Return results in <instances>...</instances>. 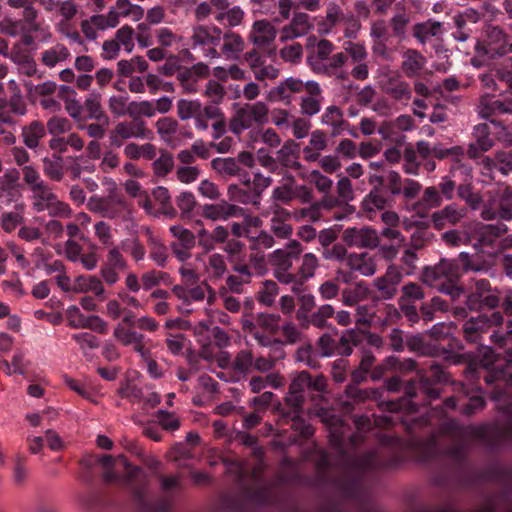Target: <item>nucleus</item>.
<instances>
[{
  "instance_id": "50",
  "label": "nucleus",
  "mask_w": 512,
  "mask_h": 512,
  "mask_svg": "<svg viewBox=\"0 0 512 512\" xmlns=\"http://www.w3.org/2000/svg\"><path fill=\"white\" fill-rule=\"evenodd\" d=\"M109 10H113L120 21V17H131L133 21H139L144 16V9L132 4L129 0H117L115 5Z\"/></svg>"
},
{
  "instance_id": "31",
  "label": "nucleus",
  "mask_w": 512,
  "mask_h": 512,
  "mask_svg": "<svg viewBox=\"0 0 512 512\" xmlns=\"http://www.w3.org/2000/svg\"><path fill=\"white\" fill-rule=\"evenodd\" d=\"M275 158L277 165L284 168L298 170L302 167L301 163L298 161L299 144L292 139L284 142L281 148L277 150Z\"/></svg>"
},
{
  "instance_id": "20",
  "label": "nucleus",
  "mask_w": 512,
  "mask_h": 512,
  "mask_svg": "<svg viewBox=\"0 0 512 512\" xmlns=\"http://www.w3.org/2000/svg\"><path fill=\"white\" fill-rule=\"evenodd\" d=\"M468 210L465 206L457 203H450L435 211L431 215L434 228L441 230L447 226H456L467 216Z\"/></svg>"
},
{
  "instance_id": "36",
  "label": "nucleus",
  "mask_w": 512,
  "mask_h": 512,
  "mask_svg": "<svg viewBox=\"0 0 512 512\" xmlns=\"http://www.w3.org/2000/svg\"><path fill=\"white\" fill-rule=\"evenodd\" d=\"M83 110L87 113V115L83 117L84 119L95 120L108 124L109 119L102 107L100 93L95 91L89 93L84 100Z\"/></svg>"
},
{
  "instance_id": "17",
  "label": "nucleus",
  "mask_w": 512,
  "mask_h": 512,
  "mask_svg": "<svg viewBox=\"0 0 512 512\" xmlns=\"http://www.w3.org/2000/svg\"><path fill=\"white\" fill-rule=\"evenodd\" d=\"M508 232V226L503 222L496 224H481L475 231V246H479L482 250L491 249L497 251L500 237Z\"/></svg>"
},
{
  "instance_id": "21",
  "label": "nucleus",
  "mask_w": 512,
  "mask_h": 512,
  "mask_svg": "<svg viewBox=\"0 0 512 512\" xmlns=\"http://www.w3.org/2000/svg\"><path fill=\"white\" fill-rule=\"evenodd\" d=\"M346 400L341 402L345 411H352L355 404L365 403L366 401H377L383 396V391L378 388H359L355 384H347L344 390Z\"/></svg>"
},
{
  "instance_id": "59",
  "label": "nucleus",
  "mask_w": 512,
  "mask_h": 512,
  "mask_svg": "<svg viewBox=\"0 0 512 512\" xmlns=\"http://www.w3.org/2000/svg\"><path fill=\"white\" fill-rule=\"evenodd\" d=\"M410 15L405 11L395 13L389 20V25L392 29L393 35L403 40L407 35V27L410 23Z\"/></svg>"
},
{
  "instance_id": "14",
  "label": "nucleus",
  "mask_w": 512,
  "mask_h": 512,
  "mask_svg": "<svg viewBox=\"0 0 512 512\" xmlns=\"http://www.w3.org/2000/svg\"><path fill=\"white\" fill-rule=\"evenodd\" d=\"M305 400V395L293 393L292 390L288 389L284 397V403L290 410L283 412L282 415L292 421V429L298 431L301 436L308 438L314 433V428L310 424L305 423L301 416Z\"/></svg>"
},
{
  "instance_id": "9",
  "label": "nucleus",
  "mask_w": 512,
  "mask_h": 512,
  "mask_svg": "<svg viewBox=\"0 0 512 512\" xmlns=\"http://www.w3.org/2000/svg\"><path fill=\"white\" fill-rule=\"evenodd\" d=\"M177 116L182 121L194 119L195 128L200 131L208 129L207 118L220 116L216 105H202L199 100L179 99L176 104Z\"/></svg>"
},
{
  "instance_id": "39",
  "label": "nucleus",
  "mask_w": 512,
  "mask_h": 512,
  "mask_svg": "<svg viewBox=\"0 0 512 512\" xmlns=\"http://www.w3.org/2000/svg\"><path fill=\"white\" fill-rule=\"evenodd\" d=\"M71 54L69 49L62 43H56L40 54V62L47 68H54L58 64L67 61Z\"/></svg>"
},
{
  "instance_id": "58",
  "label": "nucleus",
  "mask_w": 512,
  "mask_h": 512,
  "mask_svg": "<svg viewBox=\"0 0 512 512\" xmlns=\"http://www.w3.org/2000/svg\"><path fill=\"white\" fill-rule=\"evenodd\" d=\"M128 116L134 121H143L142 117L152 118L155 116L154 103L148 100L131 101Z\"/></svg>"
},
{
  "instance_id": "60",
  "label": "nucleus",
  "mask_w": 512,
  "mask_h": 512,
  "mask_svg": "<svg viewBox=\"0 0 512 512\" xmlns=\"http://www.w3.org/2000/svg\"><path fill=\"white\" fill-rule=\"evenodd\" d=\"M443 200L435 186L426 187L421 199L415 204V208L432 209L442 205Z\"/></svg>"
},
{
  "instance_id": "34",
  "label": "nucleus",
  "mask_w": 512,
  "mask_h": 512,
  "mask_svg": "<svg viewBox=\"0 0 512 512\" xmlns=\"http://www.w3.org/2000/svg\"><path fill=\"white\" fill-rule=\"evenodd\" d=\"M370 289L364 281H358L341 290V302L345 306L353 307L365 300Z\"/></svg>"
},
{
  "instance_id": "24",
  "label": "nucleus",
  "mask_w": 512,
  "mask_h": 512,
  "mask_svg": "<svg viewBox=\"0 0 512 512\" xmlns=\"http://www.w3.org/2000/svg\"><path fill=\"white\" fill-rule=\"evenodd\" d=\"M379 83L382 91L396 101H409L412 97L409 83L397 73L383 76Z\"/></svg>"
},
{
  "instance_id": "55",
  "label": "nucleus",
  "mask_w": 512,
  "mask_h": 512,
  "mask_svg": "<svg viewBox=\"0 0 512 512\" xmlns=\"http://www.w3.org/2000/svg\"><path fill=\"white\" fill-rule=\"evenodd\" d=\"M92 210H98L104 217L115 219L126 209V202L121 198H114L108 201H98V204Z\"/></svg>"
},
{
  "instance_id": "1",
  "label": "nucleus",
  "mask_w": 512,
  "mask_h": 512,
  "mask_svg": "<svg viewBox=\"0 0 512 512\" xmlns=\"http://www.w3.org/2000/svg\"><path fill=\"white\" fill-rule=\"evenodd\" d=\"M323 421L328 426L329 442L339 456V463L332 469L330 456L319 450L315 459L318 476L321 481L332 482L345 497L358 498L364 491V471L378 464L376 454H349L345 447L346 427L342 420L330 414L323 418Z\"/></svg>"
},
{
  "instance_id": "23",
  "label": "nucleus",
  "mask_w": 512,
  "mask_h": 512,
  "mask_svg": "<svg viewBox=\"0 0 512 512\" xmlns=\"http://www.w3.org/2000/svg\"><path fill=\"white\" fill-rule=\"evenodd\" d=\"M484 54L494 58L506 54L508 49L507 36L500 27L489 26L485 31V39L481 44Z\"/></svg>"
},
{
  "instance_id": "43",
  "label": "nucleus",
  "mask_w": 512,
  "mask_h": 512,
  "mask_svg": "<svg viewBox=\"0 0 512 512\" xmlns=\"http://www.w3.org/2000/svg\"><path fill=\"white\" fill-rule=\"evenodd\" d=\"M42 170L44 175L54 182H60L65 175L64 161L61 155L53 153L42 159Z\"/></svg>"
},
{
  "instance_id": "19",
  "label": "nucleus",
  "mask_w": 512,
  "mask_h": 512,
  "mask_svg": "<svg viewBox=\"0 0 512 512\" xmlns=\"http://www.w3.org/2000/svg\"><path fill=\"white\" fill-rule=\"evenodd\" d=\"M342 240L349 247L374 249L379 246V235L369 227H348L342 233Z\"/></svg>"
},
{
  "instance_id": "42",
  "label": "nucleus",
  "mask_w": 512,
  "mask_h": 512,
  "mask_svg": "<svg viewBox=\"0 0 512 512\" xmlns=\"http://www.w3.org/2000/svg\"><path fill=\"white\" fill-rule=\"evenodd\" d=\"M293 357L295 362L304 364L310 369L318 370L321 368L319 353L315 350L311 342L301 344L295 350Z\"/></svg>"
},
{
  "instance_id": "52",
  "label": "nucleus",
  "mask_w": 512,
  "mask_h": 512,
  "mask_svg": "<svg viewBox=\"0 0 512 512\" xmlns=\"http://www.w3.org/2000/svg\"><path fill=\"white\" fill-rule=\"evenodd\" d=\"M459 263L461 272H487L490 265L485 260L475 258L467 252H461L456 260Z\"/></svg>"
},
{
  "instance_id": "22",
  "label": "nucleus",
  "mask_w": 512,
  "mask_h": 512,
  "mask_svg": "<svg viewBox=\"0 0 512 512\" xmlns=\"http://www.w3.org/2000/svg\"><path fill=\"white\" fill-rule=\"evenodd\" d=\"M244 215V208L226 200H221L214 204H204L202 206V216L211 221H226L230 218H239Z\"/></svg>"
},
{
  "instance_id": "41",
  "label": "nucleus",
  "mask_w": 512,
  "mask_h": 512,
  "mask_svg": "<svg viewBox=\"0 0 512 512\" xmlns=\"http://www.w3.org/2000/svg\"><path fill=\"white\" fill-rule=\"evenodd\" d=\"M31 191V205L36 213L44 212L48 205L54 200L56 194L46 182Z\"/></svg>"
},
{
  "instance_id": "6",
  "label": "nucleus",
  "mask_w": 512,
  "mask_h": 512,
  "mask_svg": "<svg viewBox=\"0 0 512 512\" xmlns=\"http://www.w3.org/2000/svg\"><path fill=\"white\" fill-rule=\"evenodd\" d=\"M125 468L124 482L132 494L133 504L139 512H166L169 503L154 504L149 493V477L139 467L132 466L124 456H119Z\"/></svg>"
},
{
  "instance_id": "4",
  "label": "nucleus",
  "mask_w": 512,
  "mask_h": 512,
  "mask_svg": "<svg viewBox=\"0 0 512 512\" xmlns=\"http://www.w3.org/2000/svg\"><path fill=\"white\" fill-rule=\"evenodd\" d=\"M418 379L411 380L404 386L405 397L399 402H388L387 407L391 411H397L403 408L409 411H416L419 404L426 405L428 402L439 397L440 391L437 384L447 381L446 373L441 365L432 363L429 371H417Z\"/></svg>"
},
{
  "instance_id": "57",
  "label": "nucleus",
  "mask_w": 512,
  "mask_h": 512,
  "mask_svg": "<svg viewBox=\"0 0 512 512\" xmlns=\"http://www.w3.org/2000/svg\"><path fill=\"white\" fill-rule=\"evenodd\" d=\"M130 96L124 92L123 94H115L108 99V108L115 117H123L129 114Z\"/></svg>"
},
{
  "instance_id": "3",
  "label": "nucleus",
  "mask_w": 512,
  "mask_h": 512,
  "mask_svg": "<svg viewBox=\"0 0 512 512\" xmlns=\"http://www.w3.org/2000/svg\"><path fill=\"white\" fill-rule=\"evenodd\" d=\"M256 463L249 475L246 467L237 458L225 457L222 462L226 473L232 477L245 491L247 497L256 504H268L275 500L274 487L262 481V473L265 469L263 451L260 448L254 449Z\"/></svg>"
},
{
  "instance_id": "18",
  "label": "nucleus",
  "mask_w": 512,
  "mask_h": 512,
  "mask_svg": "<svg viewBox=\"0 0 512 512\" xmlns=\"http://www.w3.org/2000/svg\"><path fill=\"white\" fill-rule=\"evenodd\" d=\"M303 252V246L297 240L288 241L284 248L276 249L268 254V262L274 270L292 269L293 260L298 259Z\"/></svg>"
},
{
  "instance_id": "33",
  "label": "nucleus",
  "mask_w": 512,
  "mask_h": 512,
  "mask_svg": "<svg viewBox=\"0 0 512 512\" xmlns=\"http://www.w3.org/2000/svg\"><path fill=\"white\" fill-rule=\"evenodd\" d=\"M443 24L439 21L427 20L416 23L413 26V37L422 45H425L432 38H438L442 35Z\"/></svg>"
},
{
  "instance_id": "11",
  "label": "nucleus",
  "mask_w": 512,
  "mask_h": 512,
  "mask_svg": "<svg viewBox=\"0 0 512 512\" xmlns=\"http://www.w3.org/2000/svg\"><path fill=\"white\" fill-rule=\"evenodd\" d=\"M465 304L471 311L495 309L500 305L498 290L493 289L487 279H475L466 296Z\"/></svg>"
},
{
  "instance_id": "38",
  "label": "nucleus",
  "mask_w": 512,
  "mask_h": 512,
  "mask_svg": "<svg viewBox=\"0 0 512 512\" xmlns=\"http://www.w3.org/2000/svg\"><path fill=\"white\" fill-rule=\"evenodd\" d=\"M47 130L43 122L34 120L22 127V139L24 145L29 149H36L41 140L46 136Z\"/></svg>"
},
{
  "instance_id": "12",
  "label": "nucleus",
  "mask_w": 512,
  "mask_h": 512,
  "mask_svg": "<svg viewBox=\"0 0 512 512\" xmlns=\"http://www.w3.org/2000/svg\"><path fill=\"white\" fill-rule=\"evenodd\" d=\"M221 35L222 31L217 26L197 25L192 28L191 48L201 50L204 58H219L220 54L216 50V46L221 40Z\"/></svg>"
},
{
  "instance_id": "45",
  "label": "nucleus",
  "mask_w": 512,
  "mask_h": 512,
  "mask_svg": "<svg viewBox=\"0 0 512 512\" xmlns=\"http://www.w3.org/2000/svg\"><path fill=\"white\" fill-rule=\"evenodd\" d=\"M335 314V309L331 304H323L312 312L307 319V324L312 325L317 329H330L332 324L329 319Z\"/></svg>"
},
{
  "instance_id": "48",
  "label": "nucleus",
  "mask_w": 512,
  "mask_h": 512,
  "mask_svg": "<svg viewBox=\"0 0 512 512\" xmlns=\"http://www.w3.org/2000/svg\"><path fill=\"white\" fill-rule=\"evenodd\" d=\"M24 211L25 204L17 203L13 211L2 213L0 217L1 228L7 233H11L12 231H14L17 228V226L21 225L24 222Z\"/></svg>"
},
{
  "instance_id": "64",
  "label": "nucleus",
  "mask_w": 512,
  "mask_h": 512,
  "mask_svg": "<svg viewBox=\"0 0 512 512\" xmlns=\"http://www.w3.org/2000/svg\"><path fill=\"white\" fill-rule=\"evenodd\" d=\"M493 71L499 81L506 83L508 93L512 94V57L499 64H494Z\"/></svg>"
},
{
  "instance_id": "10",
  "label": "nucleus",
  "mask_w": 512,
  "mask_h": 512,
  "mask_svg": "<svg viewBox=\"0 0 512 512\" xmlns=\"http://www.w3.org/2000/svg\"><path fill=\"white\" fill-rule=\"evenodd\" d=\"M39 2L47 13L54 12L60 3L57 0H6L7 5L13 9H21V22L30 32H37L41 29L38 21L40 10L35 6Z\"/></svg>"
},
{
  "instance_id": "35",
  "label": "nucleus",
  "mask_w": 512,
  "mask_h": 512,
  "mask_svg": "<svg viewBox=\"0 0 512 512\" xmlns=\"http://www.w3.org/2000/svg\"><path fill=\"white\" fill-rule=\"evenodd\" d=\"M324 125L331 127V135L338 136L349 127V123L344 119L343 112L335 105L326 108L321 117Z\"/></svg>"
},
{
  "instance_id": "5",
  "label": "nucleus",
  "mask_w": 512,
  "mask_h": 512,
  "mask_svg": "<svg viewBox=\"0 0 512 512\" xmlns=\"http://www.w3.org/2000/svg\"><path fill=\"white\" fill-rule=\"evenodd\" d=\"M307 49L306 63L315 74L340 81L348 78V73L343 69L348 57L344 52H336V46L330 40L321 39L309 43Z\"/></svg>"
},
{
  "instance_id": "51",
  "label": "nucleus",
  "mask_w": 512,
  "mask_h": 512,
  "mask_svg": "<svg viewBox=\"0 0 512 512\" xmlns=\"http://www.w3.org/2000/svg\"><path fill=\"white\" fill-rule=\"evenodd\" d=\"M389 202L385 190L372 188L362 201V207L367 212L383 210Z\"/></svg>"
},
{
  "instance_id": "25",
  "label": "nucleus",
  "mask_w": 512,
  "mask_h": 512,
  "mask_svg": "<svg viewBox=\"0 0 512 512\" xmlns=\"http://www.w3.org/2000/svg\"><path fill=\"white\" fill-rule=\"evenodd\" d=\"M477 111L480 117L484 119L493 115L512 114V94H503L501 99H493L484 95L480 98Z\"/></svg>"
},
{
  "instance_id": "56",
  "label": "nucleus",
  "mask_w": 512,
  "mask_h": 512,
  "mask_svg": "<svg viewBox=\"0 0 512 512\" xmlns=\"http://www.w3.org/2000/svg\"><path fill=\"white\" fill-rule=\"evenodd\" d=\"M379 315L376 314L375 323L386 327L399 322L401 312L394 304L385 303L378 309Z\"/></svg>"
},
{
  "instance_id": "47",
  "label": "nucleus",
  "mask_w": 512,
  "mask_h": 512,
  "mask_svg": "<svg viewBox=\"0 0 512 512\" xmlns=\"http://www.w3.org/2000/svg\"><path fill=\"white\" fill-rule=\"evenodd\" d=\"M12 62L17 66L20 74L31 77L37 74L38 69L35 60L20 50H12L9 55Z\"/></svg>"
},
{
  "instance_id": "29",
  "label": "nucleus",
  "mask_w": 512,
  "mask_h": 512,
  "mask_svg": "<svg viewBox=\"0 0 512 512\" xmlns=\"http://www.w3.org/2000/svg\"><path fill=\"white\" fill-rule=\"evenodd\" d=\"M401 70L408 78L419 77L426 66L427 59L416 49H406L402 52Z\"/></svg>"
},
{
  "instance_id": "16",
  "label": "nucleus",
  "mask_w": 512,
  "mask_h": 512,
  "mask_svg": "<svg viewBox=\"0 0 512 512\" xmlns=\"http://www.w3.org/2000/svg\"><path fill=\"white\" fill-rule=\"evenodd\" d=\"M402 281V272L395 265L387 267L384 275L373 280V287L382 300H392L398 292V285Z\"/></svg>"
},
{
  "instance_id": "44",
  "label": "nucleus",
  "mask_w": 512,
  "mask_h": 512,
  "mask_svg": "<svg viewBox=\"0 0 512 512\" xmlns=\"http://www.w3.org/2000/svg\"><path fill=\"white\" fill-rule=\"evenodd\" d=\"M464 338L472 343H478L482 334L487 332L486 321L484 315H478L466 320L462 325Z\"/></svg>"
},
{
  "instance_id": "27",
  "label": "nucleus",
  "mask_w": 512,
  "mask_h": 512,
  "mask_svg": "<svg viewBox=\"0 0 512 512\" xmlns=\"http://www.w3.org/2000/svg\"><path fill=\"white\" fill-rule=\"evenodd\" d=\"M290 213L280 207L276 206L272 212V217L269 221L270 232L280 240H291L293 235V227L289 223Z\"/></svg>"
},
{
  "instance_id": "62",
  "label": "nucleus",
  "mask_w": 512,
  "mask_h": 512,
  "mask_svg": "<svg viewBox=\"0 0 512 512\" xmlns=\"http://www.w3.org/2000/svg\"><path fill=\"white\" fill-rule=\"evenodd\" d=\"M425 292L421 285L415 282H409L401 287V296L398 303H414L423 300Z\"/></svg>"
},
{
  "instance_id": "32",
  "label": "nucleus",
  "mask_w": 512,
  "mask_h": 512,
  "mask_svg": "<svg viewBox=\"0 0 512 512\" xmlns=\"http://www.w3.org/2000/svg\"><path fill=\"white\" fill-rule=\"evenodd\" d=\"M117 134L125 140L135 139H151L153 132L147 128L144 121H122L116 126Z\"/></svg>"
},
{
  "instance_id": "54",
  "label": "nucleus",
  "mask_w": 512,
  "mask_h": 512,
  "mask_svg": "<svg viewBox=\"0 0 512 512\" xmlns=\"http://www.w3.org/2000/svg\"><path fill=\"white\" fill-rule=\"evenodd\" d=\"M202 95L208 99L209 103L207 105L219 107L225 99L226 90L216 79H210L206 82Z\"/></svg>"
},
{
  "instance_id": "13",
  "label": "nucleus",
  "mask_w": 512,
  "mask_h": 512,
  "mask_svg": "<svg viewBox=\"0 0 512 512\" xmlns=\"http://www.w3.org/2000/svg\"><path fill=\"white\" fill-rule=\"evenodd\" d=\"M461 268L456 260L441 259L434 266H427L422 272V281L430 287L439 288L441 284L458 282Z\"/></svg>"
},
{
  "instance_id": "30",
  "label": "nucleus",
  "mask_w": 512,
  "mask_h": 512,
  "mask_svg": "<svg viewBox=\"0 0 512 512\" xmlns=\"http://www.w3.org/2000/svg\"><path fill=\"white\" fill-rule=\"evenodd\" d=\"M276 28L267 20L255 21L249 33V40L258 48L270 45L276 38Z\"/></svg>"
},
{
  "instance_id": "53",
  "label": "nucleus",
  "mask_w": 512,
  "mask_h": 512,
  "mask_svg": "<svg viewBox=\"0 0 512 512\" xmlns=\"http://www.w3.org/2000/svg\"><path fill=\"white\" fill-rule=\"evenodd\" d=\"M244 16L245 12L240 6H233L226 11L217 12L215 20L225 27L233 28L242 24Z\"/></svg>"
},
{
  "instance_id": "2",
  "label": "nucleus",
  "mask_w": 512,
  "mask_h": 512,
  "mask_svg": "<svg viewBox=\"0 0 512 512\" xmlns=\"http://www.w3.org/2000/svg\"><path fill=\"white\" fill-rule=\"evenodd\" d=\"M482 431L473 426H461L455 420H449L440 426L439 434L416 444L415 453L418 460L426 462L439 455H445L459 461L466 454L470 440L480 438Z\"/></svg>"
},
{
  "instance_id": "15",
  "label": "nucleus",
  "mask_w": 512,
  "mask_h": 512,
  "mask_svg": "<svg viewBox=\"0 0 512 512\" xmlns=\"http://www.w3.org/2000/svg\"><path fill=\"white\" fill-rule=\"evenodd\" d=\"M288 389L302 395L306 391L323 394L328 392V380L323 374L313 376L307 370H302L292 374Z\"/></svg>"
},
{
  "instance_id": "7",
  "label": "nucleus",
  "mask_w": 512,
  "mask_h": 512,
  "mask_svg": "<svg viewBox=\"0 0 512 512\" xmlns=\"http://www.w3.org/2000/svg\"><path fill=\"white\" fill-rule=\"evenodd\" d=\"M487 199L482 200L480 217L484 221L512 220V187L499 185L497 189L487 193Z\"/></svg>"
},
{
  "instance_id": "46",
  "label": "nucleus",
  "mask_w": 512,
  "mask_h": 512,
  "mask_svg": "<svg viewBox=\"0 0 512 512\" xmlns=\"http://www.w3.org/2000/svg\"><path fill=\"white\" fill-rule=\"evenodd\" d=\"M73 292H93L97 297L103 298L105 290L101 280L96 276H78L74 281Z\"/></svg>"
},
{
  "instance_id": "37",
  "label": "nucleus",
  "mask_w": 512,
  "mask_h": 512,
  "mask_svg": "<svg viewBox=\"0 0 512 512\" xmlns=\"http://www.w3.org/2000/svg\"><path fill=\"white\" fill-rule=\"evenodd\" d=\"M211 168L223 179L240 176L243 168L233 157H217L211 160Z\"/></svg>"
},
{
  "instance_id": "28",
  "label": "nucleus",
  "mask_w": 512,
  "mask_h": 512,
  "mask_svg": "<svg viewBox=\"0 0 512 512\" xmlns=\"http://www.w3.org/2000/svg\"><path fill=\"white\" fill-rule=\"evenodd\" d=\"M350 270L364 277L373 276L377 271V257L368 252L351 253L346 258Z\"/></svg>"
},
{
  "instance_id": "61",
  "label": "nucleus",
  "mask_w": 512,
  "mask_h": 512,
  "mask_svg": "<svg viewBox=\"0 0 512 512\" xmlns=\"http://www.w3.org/2000/svg\"><path fill=\"white\" fill-rule=\"evenodd\" d=\"M253 363L254 355L252 351L249 349H242L236 354L232 362V367L234 371L246 375L252 371Z\"/></svg>"
},
{
  "instance_id": "49",
  "label": "nucleus",
  "mask_w": 512,
  "mask_h": 512,
  "mask_svg": "<svg viewBox=\"0 0 512 512\" xmlns=\"http://www.w3.org/2000/svg\"><path fill=\"white\" fill-rule=\"evenodd\" d=\"M227 196L229 200L243 205H252L256 208L260 206V202L254 198L256 195L252 189L241 188L238 184H230L227 187Z\"/></svg>"
},
{
  "instance_id": "26",
  "label": "nucleus",
  "mask_w": 512,
  "mask_h": 512,
  "mask_svg": "<svg viewBox=\"0 0 512 512\" xmlns=\"http://www.w3.org/2000/svg\"><path fill=\"white\" fill-rule=\"evenodd\" d=\"M313 28L308 14L303 12L294 13L290 23L281 29L280 41L285 42L303 37Z\"/></svg>"
},
{
  "instance_id": "8",
  "label": "nucleus",
  "mask_w": 512,
  "mask_h": 512,
  "mask_svg": "<svg viewBox=\"0 0 512 512\" xmlns=\"http://www.w3.org/2000/svg\"><path fill=\"white\" fill-rule=\"evenodd\" d=\"M268 114V106L261 101L253 104L236 106L235 111L229 120V130L235 135H241L254 124L264 125L268 123Z\"/></svg>"
},
{
  "instance_id": "40",
  "label": "nucleus",
  "mask_w": 512,
  "mask_h": 512,
  "mask_svg": "<svg viewBox=\"0 0 512 512\" xmlns=\"http://www.w3.org/2000/svg\"><path fill=\"white\" fill-rule=\"evenodd\" d=\"M223 45L221 48L222 54L231 60H237L240 54L245 49V41L244 39L237 33L229 30L226 31L223 35Z\"/></svg>"
},
{
  "instance_id": "63",
  "label": "nucleus",
  "mask_w": 512,
  "mask_h": 512,
  "mask_svg": "<svg viewBox=\"0 0 512 512\" xmlns=\"http://www.w3.org/2000/svg\"><path fill=\"white\" fill-rule=\"evenodd\" d=\"M457 195L460 199L472 209H480L482 203V197L479 193L473 190L471 184H461L457 187Z\"/></svg>"
}]
</instances>
